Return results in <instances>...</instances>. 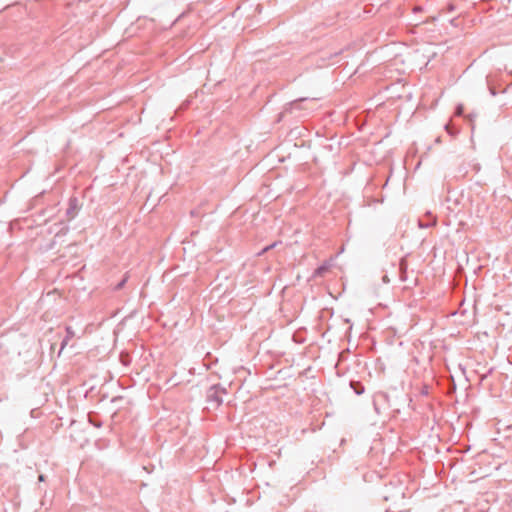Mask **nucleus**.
<instances>
[{"label": "nucleus", "mask_w": 512, "mask_h": 512, "mask_svg": "<svg viewBox=\"0 0 512 512\" xmlns=\"http://www.w3.org/2000/svg\"><path fill=\"white\" fill-rule=\"evenodd\" d=\"M315 109V99L299 98L289 102L284 112L290 114H296L298 117L306 116Z\"/></svg>", "instance_id": "nucleus-1"}, {"label": "nucleus", "mask_w": 512, "mask_h": 512, "mask_svg": "<svg viewBox=\"0 0 512 512\" xmlns=\"http://www.w3.org/2000/svg\"><path fill=\"white\" fill-rule=\"evenodd\" d=\"M227 391L224 387L219 384L211 386L206 394L207 402L214 405V407H219L223 403V395L226 394Z\"/></svg>", "instance_id": "nucleus-2"}, {"label": "nucleus", "mask_w": 512, "mask_h": 512, "mask_svg": "<svg viewBox=\"0 0 512 512\" xmlns=\"http://www.w3.org/2000/svg\"><path fill=\"white\" fill-rule=\"evenodd\" d=\"M498 78V74H490L486 77L487 87L492 96H496L498 93H505L508 90V87L499 89L500 84H498Z\"/></svg>", "instance_id": "nucleus-3"}, {"label": "nucleus", "mask_w": 512, "mask_h": 512, "mask_svg": "<svg viewBox=\"0 0 512 512\" xmlns=\"http://www.w3.org/2000/svg\"><path fill=\"white\" fill-rule=\"evenodd\" d=\"M78 209H79L78 199L76 197L70 198L69 206L66 211L68 218L73 219L76 216Z\"/></svg>", "instance_id": "nucleus-4"}, {"label": "nucleus", "mask_w": 512, "mask_h": 512, "mask_svg": "<svg viewBox=\"0 0 512 512\" xmlns=\"http://www.w3.org/2000/svg\"><path fill=\"white\" fill-rule=\"evenodd\" d=\"M66 336L61 342V347L59 354L62 352V350L68 345L69 341L76 336L75 331L72 329L71 326H66Z\"/></svg>", "instance_id": "nucleus-5"}, {"label": "nucleus", "mask_w": 512, "mask_h": 512, "mask_svg": "<svg viewBox=\"0 0 512 512\" xmlns=\"http://www.w3.org/2000/svg\"><path fill=\"white\" fill-rule=\"evenodd\" d=\"M407 269L408 263L405 258H402L399 262V272H400V280L405 282L407 281Z\"/></svg>", "instance_id": "nucleus-6"}, {"label": "nucleus", "mask_w": 512, "mask_h": 512, "mask_svg": "<svg viewBox=\"0 0 512 512\" xmlns=\"http://www.w3.org/2000/svg\"><path fill=\"white\" fill-rule=\"evenodd\" d=\"M350 387L356 395H362L365 392V387L360 381L351 380Z\"/></svg>", "instance_id": "nucleus-7"}, {"label": "nucleus", "mask_w": 512, "mask_h": 512, "mask_svg": "<svg viewBox=\"0 0 512 512\" xmlns=\"http://www.w3.org/2000/svg\"><path fill=\"white\" fill-rule=\"evenodd\" d=\"M330 267H331L330 263H328V262L323 263L314 271V276L315 277H323L330 270Z\"/></svg>", "instance_id": "nucleus-8"}, {"label": "nucleus", "mask_w": 512, "mask_h": 512, "mask_svg": "<svg viewBox=\"0 0 512 512\" xmlns=\"http://www.w3.org/2000/svg\"><path fill=\"white\" fill-rule=\"evenodd\" d=\"M431 220L428 222V224H424V221L423 220H419V226L421 228H428V227H432V226H435L437 224V218L435 216H433L430 212H427L426 214Z\"/></svg>", "instance_id": "nucleus-9"}, {"label": "nucleus", "mask_w": 512, "mask_h": 512, "mask_svg": "<svg viewBox=\"0 0 512 512\" xmlns=\"http://www.w3.org/2000/svg\"><path fill=\"white\" fill-rule=\"evenodd\" d=\"M445 130L448 132L449 135L454 136L457 134V130L452 127L450 123L445 125Z\"/></svg>", "instance_id": "nucleus-10"}, {"label": "nucleus", "mask_w": 512, "mask_h": 512, "mask_svg": "<svg viewBox=\"0 0 512 512\" xmlns=\"http://www.w3.org/2000/svg\"><path fill=\"white\" fill-rule=\"evenodd\" d=\"M128 279V276L126 275L115 287H114V290L118 291L120 289H122L126 283Z\"/></svg>", "instance_id": "nucleus-11"}, {"label": "nucleus", "mask_w": 512, "mask_h": 512, "mask_svg": "<svg viewBox=\"0 0 512 512\" xmlns=\"http://www.w3.org/2000/svg\"><path fill=\"white\" fill-rule=\"evenodd\" d=\"M277 244H278V242H274V243H272L271 245L266 246L265 248H263V250H262L261 254H262V253H265V252H267V251H269V250H271V249H272V248H274V247H276V246H277Z\"/></svg>", "instance_id": "nucleus-12"}, {"label": "nucleus", "mask_w": 512, "mask_h": 512, "mask_svg": "<svg viewBox=\"0 0 512 512\" xmlns=\"http://www.w3.org/2000/svg\"><path fill=\"white\" fill-rule=\"evenodd\" d=\"M463 111H464V107H463V105H458V106L456 107L455 114H456L457 116H460V115H462Z\"/></svg>", "instance_id": "nucleus-13"}, {"label": "nucleus", "mask_w": 512, "mask_h": 512, "mask_svg": "<svg viewBox=\"0 0 512 512\" xmlns=\"http://www.w3.org/2000/svg\"><path fill=\"white\" fill-rule=\"evenodd\" d=\"M38 480L40 482H44L45 481V476L43 474H40L39 477H38Z\"/></svg>", "instance_id": "nucleus-14"}, {"label": "nucleus", "mask_w": 512, "mask_h": 512, "mask_svg": "<svg viewBox=\"0 0 512 512\" xmlns=\"http://www.w3.org/2000/svg\"><path fill=\"white\" fill-rule=\"evenodd\" d=\"M422 11V8L420 6L414 7V12H420Z\"/></svg>", "instance_id": "nucleus-15"}, {"label": "nucleus", "mask_w": 512, "mask_h": 512, "mask_svg": "<svg viewBox=\"0 0 512 512\" xmlns=\"http://www.w3.org/2000/svg\"><path fill=\"white\" fill-rule=\"evenodd\" d=\"M469 120L472 122L473 121V116L472 115H469Z\"/></svg>", "instance_id": "nucleus-16"}, {"label": "nucleus", "mask_w": 512, "mask_h": 512, "mask_svg": "<svg viewBox=\"0 0 512 512\" xmlns=\"http://www.w3.org/2000/svg\"><path fill=\"white\" fill-rule=\"evenodd\" d=\"M507 87H508V89H509L510 87H512V83H511L510 85H508Z\"/></svg>", "instance_id": "nucleus-17"}]
</instances>
